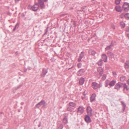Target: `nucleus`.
<instances>
[{"label":"nucleus","instance_id":"obj_1","mask_svg":"<svg viewBox=\"0 0 129 129\" xmlns=\"http://www.w3.org/2000/svg\"><path fill=\"white\" fill-rule=\"evenodd\" d=\"M122 8L125 11H127L129 10V4L126 2L124 3L122 6Z\"/></svg>","mask_w":129,"mask_h":129},{"label":"nucleus","instance_id":"obj_2","mask_svg":"<svg viewBox=\"0 0 129 129\" xmlns=\"http://www.w3.org/2000/svg\"><path fill=\"white\" fill-rule=\"evenodd\" d=\"M39 7V6L38 4L36 3L31 7L30 9L33 11H36L38 9Z\"/></svg>","mask_w":129,"mask_h":129},{"label":"nucleus","instance_id":"obj_3","mask_svg":"<svg viewBox=\"0 0 129 129\" xmlns=\"http://www.w3.org/2000/svg\"><path fill=\"white\" fill-rule=\"evenodd\" d=\"M123 87V83L119 82L116 84L114 87L115 89L118 90L120 88H122Z\"/></svg>","mask_w":129,"mask_h":129},{"label":"nucleus","instance_id":"obj_4","mask_svg":"<svg viewBox=\"0 0 129 129\" xmlns=\"http://www.w3.org/2000/svg\"><path fill=\"white\" fill-rule=\"evenodd\" d=\"M46 103V102L44 100H41L40 102L36 105V106L37 108H39L42 105L45 106Z\"/></svg>","mask_w":129,"mask_h":129},{"label":"nucleus","instance_id":"obj_5","mask_svg":"<svg viewBox=\"0 0 129 129\" xmlns=\"http://www.w3.org/2000/svg\"><path fill=\"white\" fill-rule=\"evenodd\" d=\"M97 71L100 75V77L101 76L103 73L104 70L101 67L98 68L97 69ZM100 77L99 78H100Z\"/></svg>","mask_w":129,"mask_h":129},{"label":"nucleus","instance_id":"obj_6","mask_svg":"<svg viewBox=\"0 0 129 129\" xmlns=\"http://www.w3.org/2000/svg\"><path fill=\"white\" fill-rule=\"evenodd\" d=\"M85 108L83 106H79L77 112L78 113H80L81 114H82L83 113Z\"/></svg>","mask_w":129,"mask_h":129},{"label":"nucleus","instance_id":"obj_7","mask_svg":"<svg viewBox=\"0 0 129 129\" xmlns=\"http://www.w3.org/2000/svg\"><path fill=\"white\" fill-rule=\"evenodd\" d=\"M86 110L88 115L91 116L92 115V109L91 108L90 106L87 107L86 109Z\"/></svg>","mask_w":129,"mask_h":129},{"label":"nucleus","instance_id":"obj_8","mask_svg":"<svg viewBox=\"0 0 129 129\" xmlns=\"http://www.w3.org/2000/svg\"><path fill=\"white\" fill-rule=\"evenodd\" d=\"M38 4L41 9L43 8L45 6L44 2L43 0H38Z\"/></svg>","mask_w":129,"mask_h":129},{"label":"nucleus","instance_id":"obj_9","mask_svg":"<svg viewBox=\"0 0 129 129\" xmlns=\"http://www.w3.org/2000/svg\"><path fill=\"white\" fill-rule=\"evenodd\" d=\"M85 71L84 69H81L79 70L77 73V75L78 76H81L82 75Z\"/></svg>","mask_w":129,"mask_h":129},{"label":"nucleus","instance_id":"obj_10","mask_svg":"<svg viewBox=\"0 0 129 129\" xmlns=\"http://www.w3.org/2000/svg\"><path fill=\"white\" fill-rule=\"evenodd\" d=\"M84 119L85 121L87 123H89L91 122V118L88 115H86L85 116Z\"/></svg>","mask_w":129,"mask_h":129},{"label":"nucleus","instance_id":"obj_11","mask_svg":"<svg viewBox=\"0 0 129 129\" xmlns=\"http://www.w3.org/2000/svg\"><path fill=\"white\" fill-rule=\"evenodd\" d=\"M47 72V71L46 69L45 68L43 69L42 72L40 75L42 77H44Z\"/></svg>","mask_w":129,"mask_h":129},{"label":"nucleus","instance_id":"obj_12","mask_svg":"<svg viewBox=\"0 0 129 129\" xmlns=\"http://www.w3.org/2000/svg\"><path fill=\"white\" fill-rule=\"evenodd\" d=\"M91 86L94 89H96L98 87V84L95 82H93L91 84Z\"/></svg>","mask_w":129,"mask_h":129},{"label":"nucleus","instance_id":"obj_13","mask_svg":"<svg viewBox=\"0 0 129 129\" xmlns=\"http://www.w3.org/2000/svg\"><path fill=\"white\" fill-rule=\"evenodd\" d=\"M96 96V95L95 93H94L92 94L90 98V100L91 102H92L95 100Z\"/></svg>","mask_w":129,"mask_h":129},{"label":"nucleus","instance_id":"obj_14","mask_svg":"<svg viewBox=\"0 0 129 129\" xmlns=\"http://www.w3.org/2000/svg\"><path fill=\"white\" fill-rule=\"evenodd\" d=\"M84 55V53L83 52H82L80 54L79 56L78 59V61L80 62L81 60V59L83 57Z\"/></svg>","mask_w":129,"mask_h":129},{"label":"nucleus","instance_id":"obj_15","mask_svg":"<svg viewBox=\"0 0 129 129\" xmlns=\"http://www.w3.org/2000/svg\"><path fill=\"white\" fill-rule=\"evenodd\" d=\"M102 57L103 60L105 62H107V57L105 54H103L102 55Z\"/></svg>","mask_w":129,"mask_h":129},{"label":"nucleus","instance_id":"obj_16","mask_svg":"<svg viewBox=\"0 0 129 129\" xmlns=\"http://www.w3.org/2000/svg\"><path fill=\"white\" fill-rule=\"evenodd\" d=\"M85 79L84 78L81 77L79 80V83L80 85H83Z\"/></svg>","mask_w":129,"mask_h":129},{"label":"nucleus","instance_id":"obj_17","mask_svg":"<svg viewBox=\"0 0 129 129\" xmlns=\"http://www.w3.org/2000/svg\"><path fill=\"white\" fill-rule=\"evenodd\" d=\"M116 83V81L115 80H113L109 83V85L111 86H114Z\"/></svg>","mask_w":129,"mask_h":129},{"label":"nucleus","instance_id":"obj_18","mask_svg":"<svg viewBox=\"0 0 129 129\" xmlns=\"http://www.w3.org/2000/svg\"><path fill=\"white\" fill-rule=\"evenodd\" d=\"M116 10L118 12H120L122 11V8L121 6H118L115 7Z\"/></svg>","mask_w":129,"mask_h":129},{"label":"nucleus","instance_id":"obj_19","mask_svg":"<svg viewBox=\"0 0 129 129\" xmlns=\"http://www.w3.org/2000/svg\"><path fill=\"white\" fill-rule=\"evenodd\" d=\"M107 55L110 58H113L114 57V55L113 53L110 51H108Z\"/></svg>","mask_w":129,"mask_h":129},{"label":"nucleus","instance_id":"obj_20","mask_svg":"<svg viewBox=\"0 0 129 129\" xmlns=\"http://www.w3.org/2000/svg\"><path fill=\"white\" fill-rule=\"evenodd\" d=\"M88 53L89 54L94 56L95 55L96 52L94 50H89Z\"/></svg>","mask_w":129,"mask_h":129},{"label":"nucleus","instance_id":"obj_21","mask_svg":"<svg viewBox=\"0 0 129 129\" xmlns=\"http://www.w3.org/2000/svg\"><path fill=\"white\" fill-rule=\"evenodd\" d=\"M103 60L102 59H100L99 61L97 62V64L98 65L100 66H102L103 64Z\"/></svg>","mask_w":129,"mask_h":129},{"label":"nucleus","instance_id":"obj_22","mask_svg":"<svg viewBox=\"0 0 129 129\" xmlns=\"http://www.w3.org/2000/svg\"><path fill=\"white\" fill-rule=\"evenodd\" d=\"M125 68L126 69H128L129 68V61H127L125 63Z\"/></svg>","mask_w":129,"mask_h":129},{"label":"nucleus","instance_id":"obj_23","mask_svg":"<svg viewBox=\"0 0 129 129\" xmlns=\"http://www.w3.org/2000/svg\"><path fill=\"white\" fill-rule=\"evenodd\" d=\"M63 122L65 124H66L68 122V119L67 117L66 116L64 117L63 119Z\"/></svg>","mask_w":129,"mask_h":129},{"label":"nucleus","instance_id":"obj_24","mask_svg":"<svg viewBox=\"0 0 129 129\" xmlns=\"http://www.w3.org/2000/svg\"><path fill=\"white\" fill-rule=\"evenodd\" d=\"M69 105L70 106L72 107H74L76 105V104L75 103L73 102H70L69 104Z\"/></svg>","mask_w":129,"mask_h":129},{"label":"nucleus","instance_id":"obj_25","mask_svg":"<svg viewBox=\"0 0 129 129\" xmlns=\"http://www.w3.org/2000/svg\"><path fill=\"white\" fill-rule=\"evenodd\" d=\"M123 87L124 89H126V90H128L127 86L125 83H123Z\"/></svg>","mask_w":129,"mask_h":129},{"label":"nucleus","instance_id":"obj_26","mask_svg":"<svg viewBox=\"0 0 129 129\" xmlns=\"http://www.w3.org/2000/svg\"><path fill=\"white\" fill-rule=\"evenodd\" d=\"M19 26V24L18 23H17L15 25L14 28L13 29V31H14L15 30L18 28Z\"/></svg>","mask_w":129,"mask_h":129},{"label":"nucleus","instance_id":"obj_27","mask_svg":"<svg viewBox=\"0 0 129 129\" xmlns=\"http://www.w3.org/2000/svg\"><path fill=\"white\" fill-rule=\"evenodd\" d=\"M67 110L68 111L71 112L73 110V108L70 107H69L67 108Z\"/></svg>","mask_w":129,"mask_h":129},{"label":"nucleus","instance_id":"obj_28","mask_svg":"<svg viewBox=\"0 0 129 129\" xmlns=\"http://www.w3.org/2000/svg\"><path fill=\"white\" fill-rule=\"evenodd\" d=\"M126 79V77L124 76L121 77H120V80L121 81H123L125 80Z\"/></svg>","mask_w":129,"mask_h":129},{"label":"nucleus","instance_id":"obj_29","mask_svg":"<svg viewBox=\"0 0 129 129\" xmlns=\"http://www.w3.org/2000/svg\"><path fill=\"white\" fill-rule=\"evenodd\" d=\"M120 25L122 26V28H124L125 27V24L124 22L122 21L120 22Z\"/></svg>","mask_w":129,"mask_h":129},{"label":"nucleus","instance_id":"obj_30","mask_svg":"<svg viewBox=\"0 0 129 129\" xmlns=\"http://www.w3.org/2000/svg\"><path fill=\"white\" fill-rule=\"evenodd\" d=\"M106 75L105 74H104L103 75V77L102 78V79L103 80H105L106 78Z\"/></svg>","mask_w":129,"mask_h":129},{"label":"nucleus","instance_id":"obj_31","mask_svg":"<svg viewBox=\"0 0 129 129\" xmlns=\"http://www.w3.org/2000/svg\"><path fill=\"white\" fill-rule=\"evenodd\" d=\"M63 126L62 124H60L58 126V129H62L63 128Z\"/></svg>","mask_w":129,"mask_h":129},{"label":"nucleus","instance_id":"obj_32","mask_svg":"<svg viewBox=\"0 0 129 129\" xmlns=\"http://www.w3.org/2000/svg\"><path fill=\"white\" fill-rule=\"evenodd\" d=\"M121 0H115V3L116 4L118 5L119 4Z\"/></svg>","mask_w":129,"mask_h":129},{"label":"nucleus","instance_id":"obj_33","mask_svg":"<svg viewBox=\"0 0 129 129\" xmlns=\"http://www.w3.org/2000/svg\"><path fill=\"white\" fill-rule=\"evenodd\" d=\"M109 83H108V81L107 80L106 81L105 83V87H107L108 85H109Z\"/></svg>","mask_w":129,"mask_h":129},{"label":"nucleus","instance_id":"obj_34","mask_svg":"<svg viewBox=\"0 0 129 129\" xmlns=\"http://www.w3.org/2000/svg\"><path fill=\"white\" fill-rule=\"evenodd\" d=\"M128 13H127L125 14L124 15V16L126 18V19L128 18V19H129V17L128 16Z\"/></svg>","mask_w":129,"mask_h":129},{"label":"nucleus","instance_id":"obj_35","mask_svg":"<svg viewBox=\"0 0 129 129\" xmlns=\"http://www.w3.org/2000/svg\"><path fill=\"white\" fill-rule=\"evenodd\" d=\"M111 47L110 45L108 46L105 48V50H109L110 49H111Z\"/></svg>","mask_w":129,"mask_h":129},{"label":"nucleus","instance_id":"obj_36","mask_svg":"<svg viewBox=\"0 0 129 129\" xmlns=\"http://www.w3.org/2000/svg\"><path fill=\"white\" fill-rule=\"evenodd\" d=\"M82 64L81 63H79L77 64V66L78 68H79L81 67Z\"/></svg>","mask_w":129,"mask_h":129},{"label":"nucleus","instance_id":"obj_37","mask_svg":"<svg viewBox=\"0 0 129 129\" xmlns=\"http://www.w3.org/2000/svg\"><path fill=\"white\" fill-rule=\"evenodd\" d=\"M125 31L126 32H129V26H127L126 27Z\"/></svg>","mask_w":129,"mask_h":129},{"label":"nucleus","instance_id":"obj_38","mask_svg":"<svg viewBox=\"0 0 129 129\" xmlns=\"http://www.w3.org/2000/svg\"><path fill=\"white\" fill-rule=\"evenodd\" d=\"M121 104L123 105V107H126V105L124 102L123 101H121Z\"/></svg>","mask_w":129,"mask_h":129},{"label":"nucleus","instance_id":"obj_39","mask_svg":"<svg viewBox=\"0 0 129 129\" xmlns=\"http://www.w3.org/2000/svg\"><path fill=\"white\" fill-rule=\"evenodd\" d=\"M114 45V43L113 41H112L110 43V45H109L111 47L113 46Z\"/></svg>","mask_w":129,"mask_h":129},{"label":"nucleus","instance_id":"obj_40","mask_svg":"<svg viewBox=\"0 0 129 129\" xmlns=\"http://www.w3.org/2000/svg\"><path fill=\"white\" fill-rule=\"evenodd\" d=\"M67 15V14H61L60 15L61 16L64 17H67L66 15Z\"/></svg>","mask_w":129,"mask_h":129},{"label":"nucleus","instance_id":"obj_41","mask_svg":"<svg viewBox=\"0 0 129 129\" xmlns=\"http://www.w3.org/2000/svg\"><path fill=\"white\" fill-rule=\"evenodd\" d=\"M73 24L74 25V26L75 27H76V21H73Z\"/></svg>","mask_w":129,"mask_h":129},{"label":"nucleus","instance_id":"obj_42","mask_svg":"<svg viewBox=\"0 0 129 129\" xmlns=\"http://www.w3.org/2000/svg\"><path fill=\"white\" fill-rule=\"evenodd\" d=\"M22 85H19L16 88V90H17V89L19 88H20L21 86H22Z\"/></svg>","mask_w":129,"mask_h":129},{"label":"nucleus","instance_id":"obj_43","mask_svg":"<svg viewBox=\"0 0 129 129\" xmlns=\"http://www.w3.org/2000/svg\"><path fill=\"white\" fill-rule=\"evenodd\" d=\"M102 86V84L101 83H100L99 84V86H98V88H100Z\"/></svg>","mask_w":129,"mask_h":129},{"label":"nucleus","instance_id":"obj_44","mask_svg":"<svg viewBox=\"0 0 129 129\" xmlns=\"http://www.w3.org/2000/svg\"><path fill=\"white\" fill-rule=\"evenodd\" d=\"M41 122H40L39 123V124L38 125V127H40V126H41Z\"/></svg>","mask_w":129,"mask_h":129},{"label":"nucleus","instance_id":"obj_45","mask_svg":"<svg viewBox=\"0 0 129 129\" xmlns=\"http://www.w3.org/2000/svg\"><path fill=\"white\" fill-rule=\"evenodd\" d=\"M48 28H47V29H46V32L44 34H47V32H48Z\"/></svg>","mask_w":129,"mask_h":129},{"label":"nucleus","instance_id":"obj_46","mask_svg":"<svg viewBox=\"0 0 129 129\" xmlns=\"http://www.w3.org/2000/svg\"><path fill=\"white\" fill-rule=\"evenodd\" d=\"M27 69L26 68H24V72H26L27 71Z\"/></svg>","mask_w":129,"mask_h":129},{"label":"nucleus","instance_id":"obj_47","mask_svg":"<svg viewBox=\"0 0 129 129\" xmlns=\"http://www.w3.org/2000/svg\"><path fill=\"white\" fill-rule=\"evenodd\" d=\"M125 107H123V111H124V110H125Z\"/></svg>","mask_w":129,"mask_h":129},{"label":"nucleus","instance_id":"obj_48","mask_svg":"<svg viewBox=\"0 0 129 129\" xmlns=\"http://www.w3.org/2000/svg\"><path fill=\"white\" fill-rule=\"evenodd\" d=\"M15 1L16 2H17L18 1H20V0H15Z\"/></svg>","mask_w":129,"mask_h":129},{"label":"nucleus","instance_id":"obj_49","mask_svg":"<svg viewBox=\"0 0 129 129\" xmlns=\"http://www.w3.org/2000/svg\"><path fill=\"white\" fill-rule=\"evenodd\" d=\"M127 83L129 85V79H128L127 81Z\"/></svg>","mask_w":129,"mask_h":129},{"label":"nucleus","instance_id":"obj_50","mask_svg":"<svg viewBox=\"0 0 129 129\" xmlns=\"http://www.w3.org/2000/svg\"><path fill=\"white\" fill-rule=\"evenodd\" d=\"M15 54L16 55H18V51L16 52L15 53Z\"/></svg>","mask_w":129,"mask_h":129},{"label":"nucleus","instance_id":"obj_51","mask_svg":"<svg viewBox=\"0 0 129 129\" xmlns=\"http://www.w3.org/2000/svg\"><path fill=\"white\" fill-rule=\"evenodd\" d=\"M113 74L114 75H116V73L115 72H114V73H113Z\"/></svg>","mask_w":129,"mask_h":129},{"label":"nucleus","instance_id":"obj_52","mask_svg":"<svg viewBox=\"0 0 129 129\" xmlns=\"http://www.w3.org/2000/svg\"><path fill=\"white\" fill-rule=\"evenodd\" d=\"M127 37H128V38L129 39V34H127Z\"/></svg>","mask_w":129,"mask_h":129},{"label":"nucleus","instance_id":"obj_53","mask_svg":"<svg viewBox=\"0 0 129 129\" xmlns=\"http://www.w3.org/2000/svg\"><path fill=\"white\" fill-rule=\"evenodd\" d=\"M73 66L71 68H69V69L72 68H73Z\"/></svg>","mask_w":129,"mask_h":129},{"label":"nucleus","instance_id":"obj_54","mask_svg":"<svg viewBox=\"0 0 129 129\" xmlns=\"http://www.w3.org/2000/svg\"><path fill=\"white\" fill-rule=\"evenodd\" d=\"M44 1L45 2H46L47 1V0H44Z\"/></svg>","mask_w":129,"mask_h":129},{"label":"nucleus","instance_id":"obj_55","mask_svg":"<svg viewBox=\"0 0 129 129\" xmlns=\"http://www.w3.org/2000/svg\"><path fill=\"white\" fill-rule=\"evenodd\" d=\"M2 0H0V1H1Z\"/></svg>","mask_w":129,"mask_h":129}]
</instances>
